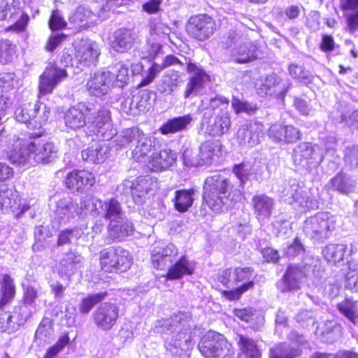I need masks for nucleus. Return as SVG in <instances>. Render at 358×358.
<instances>
[{
	"label": "nucleus",
	"instance_id": "nucleus-1",
	"mask_svg": "<svg viewBox=\"0 0 358 358\" xmlns=\"http://www.w3.org/2000/svg\"><path fill=\"white\" fill-rule=\"evenodd\" d=\"M155 137H144L140 141L133 152V157L143 163L152 172H161L168 169L176 161V154L169 148L157 150L159 147Z\"/></svg>",
	"mask_w": 358,
	"mask_h": 358
},
{
	"label": "nucleus",
	"instance_id": "nucleus-2",
	"mask_svg": "<svg viewBox=\"0 0 358 358\" xmlns=\"http://www.w3.org/2000/svg\"><path fill=\"white\" fill-rule=\"evenodd\" d=\"M229 104V99L221 94L210 99L202 119V124L209 136H221L229 132L231 127Z\"/></svg>",
	"mask_w": 358,
	"mask_h": 358
},
{
	"label": "nucleus",
	"instance_id": "nucleus-3",
	"mask_svg": "<svg viewBox=\"0 0 358 358\" xmlns=\"http://www.w3.org/2000/svg\"><path fill=\"white\" fill-rule=\"evenodd\" d=\"M233 188L230 180L220 174L207 177L203 185V203L214 212H220Z\"/></svg>",
	"mask_w": 358,
	"mask_h": 358
},
{
	"label": "nucleus",
	"instance_id": "nucleus-4",
	"mask_svg": "<svg viewBox=\"0 0 358 358\" xmlns=\"http://www.w3.org/2000/svg\"><path fill=\"white\" fill-rule=\"evenodd\" d=\"M98 262L103 274H121L130 269L133 257L121 246L110 245L99 251Z\"/></svg>",
	"mask_w": 358,
	"mask_h": 358
},
{
	"label": "nucleus",
	"instance_id": "nucleus-5",
	"mask_svg": "<svg viewBox=\"0 0 358 358\" xmlns=\"http://www.w3.org/2000/svg\"><path fill=\"white\" fill-rule=\"evenodd\" d=\"M50 115V109L46 106L42 113H40V103L28 102L18 106L14 112V118L20 123L24 124L29 129L40 130L47 123Z\"/></svg>",
	"mask_w": 358,
	"mask_h": 358
},
{
	"label": "nucleus",
	"instance_id": "nucleus-6",
	"mask_svg": "<svg viewBox=\"0 0 358 358\" xmlns=\"http://www.w3.org/2000/svg\"><path fill=\"white\" fill-rule=\"evenodd\" d=\"M231 343L222 334L209 330L199 341L197 348L204 358H220L228 355Z\"/></svg>",
	"mask_w": 358,
	"mask_h": 358
},
{
	"label": "nucleus",
	"instance_id": "nucleus-7",
	"mask_svg": "<svg viewBox=\"0 0 358 358\" xmlns=\"http://www.w3.org/2000/svg\"><path fill=\"white\" fill-rule=\"evenodd\" d=\"M101 55L99 45L95 41H82L75 47V52L72 57L68 53H64L62 59L66 63L71 62L77 67H89L96 66Z\"/></svg>",
	"mask_w": 358,
	"mask_h": 358
},
{
	"label": "nucleus",
	"instance_id": "nucleus-8",
	"mask_svg": "<svg viewBox=\"0 0 358 358\" xmlns=\"http://www.w3.org/2000/svg\"><path fill=\"white\" fill-rule=\"evenodd\" d=\"M215 29V20L206 13L192 15L185 24V31L187 35L199 41H203L209 38Z\"/></svg>",
	"mask_w": 358,
	"mask_h": 358
},
{
	"label": "nucleus",
	"instance_id": "nucleus-9",
	"mask_svg": "<svg viewBox=\"0 0 358 358\" xmlns=\"http://www.w3.org/2000/svg\"><path fill=\"white\" fill-rule=\"evenodd\" d=\"M120 312L117 303L105 302L96 307L91 315V320L98 329L109 331L117 324Z\"/></svg>",
	"mask_w": 358,
	"mask_h": 358
},
{
	"label": "nucleus",
	"instance_id": "nucleus-10",
	"mask_svg": "<svg viewBox=\"0 0 358 358\" xmlns=\"http://www.w3.org/2000/svg\"><path fill=\"white\" fill-rule=\"evenodd\" d=\"M253 272L254 269L249 266L235 267L233 270L234 282L243 283L231 289L221 290V296L229 301L239 300L245 292L254 288L255 283L251 279Z\"/></svg>",
	"mask_w": 358,
	"mask_h": 358
},
{
	"label": "nucleus",
	"instance_id": "nucleus-11",
	"mask_svg": "<svg viewBox=\"0 0 358 358\" xmlns=\"http://www.w3.org/2000/svg\"><path fill=\"white\" fill-rule=\"evenodd\" d=\"M43 131L31 133L29 134L30 138L34 141H30L31 157L35 163L38 164H48L52 162L57 156L58 149L54 143L44 141L36 140L42 136Z\"/></svg>",
	"mask_w": 358,
	"mask_h": 358
},
{
	"label": "nucleus",
	"instance_id": "nucleus-12",
	"mask_svg": "<svg viewBox=\"0 0 358 358\" xmlns=\"http://www.w3.org/2000/svg\"><path fill=\"white\" fill-rule=\"evenodd\" d=\"M67 76L65 69L50 63L38 78L37 97L41 99L43 96L52 94L56 86Z\"/></svg>",
	"mask_w": 358,
	"mask_h": 358
},
{
	"label": "nucleus",
	"instance_id": "nucleus-13",
	"mask_svg": "<svg viewBox=\"0 0 358 358\" xmlns=\"http://www.w3.org/2000/svg\"><path fill=\"white\" fill-rule=\"evenodd\" d=\"M94 174L87 169H73L64 178L66 188L75 192H83L96 184Z\"/></svg>",
	"mask_w": 358,
	"mask_h": 358
},
{
	"label": "nucleus",
	"instance_id": "nucleus-14",
	"mask_svg": "<svg viewBox=\"0 0 358 358\" xmlns=\"http://www.w3.org/2000/svg\"><path fill=\"white\" fill-rule=\"evenodd\" d=\"M186 71L188 73H193V75L188 79L184 92L185 99L189 98L199 89L203 88L206 83L210 80V76L205 70L192 62H187Z\"/></svg>",
	"mask_w": 358,
	"mask_h": 358
},
{
	"label": "nucleus",
	"instance_id": "nucleus-15",
	"mask_svg": "<svg viewBox=\"0 0 358 358\" xmlns=\"http://www.w3.org/2000/svg\"><path fill=\"white\" fill-rule=\"evenodd\" d=\"M307 276L303 268L296 264H289L281 279L278 282V288L282 292H290L300 287V280Z\"/></svg>",
	"mask_w": 358,
	"mask_h": 358
},
{
	"label": "nucleus",
	"instance_id": "nucleus-16",
	"mask_svg": "<svg viewBox=\"0 0 358 358\" xmlns=\"http://www.w3.org/2000/svg\"><path fill=\"white\" fill-rule=\"evenodd\" d=\"M24 321L21 308L15 306L11 312L0 314V332L12 334L18 330Z\"/></svg>",
	"mask_w": 358,
	"mask_h": 358
},
{
	"label": "nucleus",
	"instance_id": "nucleus-17",
	"mask_svg": "<svg viewBox=\"0 0 358 358\" xmlns=\"http://www.w3.org/2000/svg\"><path fill=\"white\" fill-rule=\"evenodd\" d=\"M90 112V108L83 103L71 106L64 115L65 125L74 130L83 127Z\"/></svg>",
	"mask_w": 358,
	"mask_h": 358
},
{
	"label": "nucleus",
	"instance_id": "nucleus-18",
	"mask_svg": "<svg viewBox=\"0 0 358 358\" xmlns=\"http://www.w3.org/2000/svg\"><path fill=\"white\" fill-rule=\"evenodd\" d=\"M260 53L262 51L256 42L243 43L234 50L231 60L236 64H248L257 59Z\"/></svg>",
	"mask_w": 358,
	"mask_h": 358
},
{
	"label": "nucleus",
	"instance_id": "nucleus-19",
	"mask_svg": "<svg viewBox=\"0 0 358 358\" xmlns=\"http://www.w3.org/2000/svg\"><path fill=\"white\" fill-rule=\"evenodd\" d=\"M194 272V266L186 255H183L169 267L164 277L169 280H176L182 278L184 275H191Z\"/></svg>",
	"mask_w": 358,
	"mask_h": 358
},
{
	"label": "nucleus",
	"instance_id": "nucleus-20",
	"mask_svg": "<svg viewBox=\"0 0 358 358\" xmlns=\"http://www.w3.org/2000/svg\"><path fill=\"white\" fill-rule=\"evenodd\" d=\"M17 294V287L14 278L8 273L2 275L0 280V310L10 304Z\"/></svg>",
	"mask_w": 358,
	"mask_h": 358
},
{
	"label": "nucleus",
	"instance_id": "nucleus-21",
	"mask_svg": "<svg viewBox=\"0 0 358 358\" xmlns=\"http://www.w3.org/2000/svg\"><path fill=\"white\" fill-rule=\"evenodd\" d=\"M134 229V224L127 219L115 220L108 225L109 236L117 241H122L125 237L131 236Z\"/></svg>",
	"mask_w": 358,
	"mask_h": 358
},
{
	"label": "nucleus",
	"instance_id": "nucleus-22",
	"mask_svg": "<svg viewBox=\"0 0 358 358\" xmlns=\"http://www.w3.org/2000/svg\"><path fill=\"white\" fill-rule=\"evenodd\" d=\"M31 157L30 141L25 142L19 138L16 144L7 151V158L12 164H24Z\"/></svg>",
	"mask_w": 358,
	"mask_h": 358
},
{
	"label": "nucleus",
	"instance_id": "nucleus-23",
	"mask_svg": "<svg viewBox=\"0 0 358 358\" xmlns=\"http://www.w3.org/2000/svg\"><path fill=\"white\" fill-rule=\"evenodd\" d=\"M273 205V199L264 194H255L252 198V210L258 220L270 217Z\"/></svg>",
	"mask_w": 358,
	"mask_h": 358
},
{
	"label": "nucleus",
	"instance_id": "nucleus-24",
	"mask_svg": "<svg viewBox=\"0 0 358 358\" xmlns=\"http://www.w3.org/2000/svg\"><path fill=\"white\" fill-rule=\"evenodd\" d=\"M110 82L108 73L96 72L90 77L86 87L91 94L100 96L107 92Z\"/></svg>",
	"mask_w": 358,
	"mask_h": 358
},
{
	"label": "nucleus",
	"instance_id": "nucleus-25",
	"mask_svg": "<svg viewBox=\"0 0 358 358\" xmlns=\"http://www.w3.org/2000/svg\"><path fill=\"white\" fill-rule=\"evenodd\" d=\"M192 120V117L189 114L173 117L162 124L159 131L163 135L178 133L185 130Z\"/></svg>",
	"mask_w": 358,
	"mask_h": 358
},
{
	"label": "nucleus",
	"instance_id": "nucleus-26",
	"mask_svg": "<svg viewBox=\"0 0 358 358\" xmlns=\"http://www.w3.org/2000/svg\"><path fill=\"white\" fill-rule=\"evenodd\" d=\"M237 338H238L237 345L241 354L243 355L245 358L262 357V351L255 340L241 334H238Z\"/></svg>",
	"mask_w": 358,
	"mask_h": 358
},
{
	"label": "nucleus",
	"instance_id": "nucleus-27",
	"mask_svg": "<svg viewBox=\"0 0 358 358\" xmlns=\"http://www.w3.org/2000/svg\"><path fill=\"white\" fill-rule=\"evenodd\" d=\"M194 193L193 189L176 190L173 198L175 209L180 213L187 212L193 204Z\"/></svg>",
	"mask_w": 358,
	"mask_h": 358
},
{
	"label": "nucleus",
	"instance_id": "nucleus-28",
	"mask_svg": "<svg viewBox=\"0 0 358 358\" xmlns=\"http://www.w3.org/2000/svg\"><path fill=\"white\" fill-rule=\"evenodd\" d=\"M108 296L107 291L88 294L83 297L78 304V311L82 315L89 314L96 305L101 303Z\"/></svg>",
	"mask_w": 358,
	"mask_h": 358
},
{
	"label": "nucleus",
	"instance_id": "nucleus-29",
	"mask_svg": "<svg viewBox=\"0 0 358 358\" xmlns=\"http://www.w3.org/2000/svg\"><path fill=\"white\" fill-rule=\"evenodd\" d=\"M222 150V145L215 141H206L201 143L199 157L203 164H210L215 157H217Z\"/></svg>",
	"mask_w": 358,
	"mask_h": 358
},
{
	"label": "nucleus",
	"instance_id": "nucleus-30",
	"mask_svg": "<svg viewBox=\"0 0 358 358\" xmlns=\"http://www.w3.org/2000/svg\"><path fill=\"white\" fill-rule=\"evenodd\" d=\"M347 248L344 244L330 243L323 248L322 253L327 262L336 264L344 259Z\"/></svg>",
	"mask_w": 358,
	"mask_h": 358
},
{
	"label": "nucleus",
	"instance_id": "nucleus-31",
	"mask_svg": "<svg viewBox=\"0 0 358 358\" xmlns=\"http://www.w3.org/2000/svg\"><path fill=\"white\" fill-rule=\"evenodd\" d=\"M111 121V114L108 109L102 107L93 114L89 119V127L94 133L100 132L105 125L108 124Z\"/></svg>",
	"mask_w": 358,
	"mask_h": 358
},
{
	"label": "nucleus",
	"instance_id": "nucleus-32",
	"mask_svg": "<svg viewBox=\"0 0 358 358\" xmlns=\"http://www.w3.org/2000/svg\"><path fill=\"white\" fill-rule=\"evenodd\" d=\"M331 187L342 194L348 195L353 192L355 185L343 172L336 173L330 180Z\"/></svg>",
	"mask_w": 358,
	"mask_h": 358
},
{
	"label": "nucleus",
	"instance_id": "nucleus-33",
	"mask_svg": "<svg viewBox=\"0 0 358 358\" xmlns=\"http://www.w3.org/2000/svg\"><path fill=\"white\" fill-rule=\"evenodd\" d=\"M301 353V349L291 348L285 343H279L273 347L268 353V358H296Z\"/></svg>",
	"mask_w": 358,
	"mask_h": 358
},
{
	"label": "nucleus",
	"instance_id": "nucleus-34",
	"mask_svg": "<svg viewBox=\"0 0 358 358\" xmlns=\"http://www.w3.org/2000/svg\"><path fill=\"white\" fill-rule=\"evenodd\" d=\"M134 38L127 31L118 30L115 32L111 47L118 52H124L131 48Z\"/></svg>",
	"mask_w": 358,
	"mask_h": 358
},
{
	"label": "nucleus",
	"instance_id": "nucleus-35",
	"mask_svg": "<svg viewBox=\"0 0 358 358\" xmlns=\"http://www.w3.org/2000/svg\"><path fill=\"white\" fill-rule=\"evenodd\" d=\"M259 131L251 123L244 124L237 131L240 144H257L259 141Z\"/></svg>",
	"mask_w": 358,
	"mask_h": 358
},
{
	"label": "nucleus",
	"instance_id": "nucleus-36",
	"mask_svg": "<svg viewBox=\"0 0 358 358\" xmlns=\"http://www.w3.org/2000/svg\"><path fill=\"white\" fill-rule=\"evenodd\" d=\"M338 311L352 323L355 324L358 320V301L345 298L337 303Z\"/></svg>",
	"mask_w": 358,
	"mask_h": 358
},
{
	"label": "nucleus",
	"instance_id": "nucleus-37",
	"mask_svg": "<svg viewBox=\"0 0 358 358\" xmlns=\"http://www.w3.org/2000/svg\"><path fill=\"white\" fill-rule=\"evenodd\" d=\"M17 56V46L8 39L0 40V64H8Z\"/></svg>",
	"mask_w": 358,
	"mask_h": 358
},
{
	"label": "nucleus",
	"instance_id": "nucleus-38",
	"mask_svg": "<svg viewBox=\"0 0 358 358\" xmlns=\"http://www.w3.org/2000/svg\"><path fill=\"white\" fill-rule=\"evenodd\" d=\"M102 150V147L98 143L91 145L87 148L82 150L81 157L87 162L100 164L104 160Z\"/></svg>",
	"mask_w": 358,
	"mask_h": 358
},
{
	"label": "nucleus",
	"instance_id": "nucleus-39",
	"mask_svg": "<svg viewBox=\"0 0 358 358\" xmlns=\"http://www.w3.org/2000/svg\"><path fill=\"white\" fill-rule=\"evenodd\" d=\"M77 262V257L73 252H66L65 257L59 261L58 269L59 275L60 276L70 275V273L72 271Z\"/></svg>",
	"mask_w": 358,
	"mask_h": 358
},
{
	"label": "nucleus",
	"instance_id": "nucleus-40",
	"mask_svg": "<svg viewBox=\"0 0 358 358\" xmlns=\"http://www.w3.org/2000/svg\"><path fill=\"white\" fill-rule=\"evenodd\" d=\"M231 107L236 114L245 113L248 115H252L258 110V107L255 103L241 100L235 96L232 98Z\"/></svg>",
	"mask_w": 358,
	"mask_h": 358
},
{
	"label": "nucleus",
	"instance_id": "nucleus-41",
	"mask_svg": "<svg viewBox=\"0 0 358 358\" xmlns=\"http://www.w3.org/2000/svg\"><path fill=\"white\" fill-rule=\"evenodd\" d=\"M48 24L52 31L63 30L67 27V22L61 11L57 8L53 9L51 11Z\"/></svg>",
	"mask_w": 358,
	"mask_h": 358
},
{
	"label": "nucleus",
	"instance_id": "nucleus-42",
	"mask_svg": "<svg viewBox=\"0 0 358 358\" xmlns=\"http://www.w3.org/2000/svg\"><path fill=\"white\" fill-rule=\"evenodd\" d=\"M70 343L68 333H64L59 336L57 341L48 348L43 358H54Z\"/></svg>",
	"mask_w": 358,
	"mask_h": 358
},
{
	"label": "nucleus",
	"instance_id": "nucleus-43",
	"mask_svg": "<svg viewBox=\"0 0 358 358\" xmlns=\"http://www.w3.org/2000/svg\"><path fill=\"white\" fill-rule=\"evenodd\" d=\"M104 218L110 220V222H114L116 219L120 218L122 213L121 205L120 202L115 198H111L108 201L105 203Z\"/></svg>",
	"mask_w": 358,
	"mask_h": 358
},
{
	"label": "nucleus",
	"instance_id": "nucleus-44",
	"mask_svg": "<svg viewBox=\"0 0 358 358\" xmlns=\"http://www.w3.org/2000/svg\"><path fill=\"white\" fill-rule=\"evenodd\" d=\"M317 228L315 229V234H324L327 236L328 234L334 229V222L327 214L317 217Z\"/></svg>",
	"mask_w": 358,
	"mask_h": 358
},
{
	"label": "nucleus",
	"instance_id": "nucleus-45",
	"mask_svg": "<svg viewBox=\"0 0 358 358\" xmlns=\"http://www.w3.org/2000/svg\"><path fill=\"white\" fill-rule=\"evenodd\" d=\"M163 70L164 69L161 64H159L157 62H152L150 66L148 69L146 76L142 78L140 83L137 85V88L143 87L152 83L157 75Z\"/></svg>",
	"mask_w": 358,
	"mask_h": 358
},
{
	"label": "nucleus",
	"instance_id": "nucleus-46",
	"mask_svg": "<svg viewBox=\"0 0 358 358\" xmlns=\"http://www.w3.org/2000/svg\"><path fill=\"white\" fill-rule=\"evenodd\" d=\"M285 134H286V127L282 124H273L268 129L269 138L276 143H285Z\"/></svg>",
	"mask_w": 358,
	"mask_h": 358
},
{
	"label": "nucleus",
	"instance_id": "nucleus-47",
	"mask_svg": "<svg viewBox=\"0 0 358 358\" xmlns=\"http://www.w3.org/2000/svg\"><path fill=\"white\" fill-rule=\"evenodd\" d=\"M67 38V35L64 33L51 34L48 38L45 49L49 52H52L59 47Z\"/></svg>",
	"mask_w": 358,
	"mask_h": 358
},
{
	"label": "nucleus",
	"instance_id": "nucleus-48",
	"mask_svg": "<svg viewBox=\"0 0 358 358\" xmlns=\"http://www.w3.org/2000/svg\"><path fill=\"white\" fill-rule=\"evenodd\" d=\"M29 22V16L27 13L22 11L20 13V18L16 20L13 24L8 26L6 30L13 31L16 33H21L26 30Z\"/></svg>",
	"mask_w": 358,
	"mask_h": 358
},
{
	"label": "nucleus",
	"instance_id": "nucleus-49",
	"mask_svg": "<svg viewBox=\"0 0 358 358\" xmlns=\"http://www.w3.org/2000/svg\"><path fill=\"white\" fill-rule=\"evenodd\" d=\"M22 11L20 8L15 4V1L12 0L10 2L7 1L1 9V18L4 20H11Z\"/></svg>",
	"mask_w": 358,
	"mask_h": 358
},
{
	"label": "nucleus",
	"instance_id": "nucleus-50",
	"mask_svg": "<svg viewBox=\"0 0 358 358\" xmlns=\"http://www.w3.org/2000/svg\"><path fill=\"white\" fill-rule=\"evenodd\" d=\"M13 199V191L6 185H0V210L10 207Z\"/></svg>",
	"mask_w": 358,
	"mask_h": 358
},
{
	"label": "nucleus",
	"instance_id": "nucleus-51",
	"mask_svg": "<svg viewBox=\"0 0 358 358\" xmlns=\"http://www.w3.org/2000/svg\"><path fill=\"white\" fill-rule=\"evenodd\" d=\"M264 262L269 264H278L280 257L278 250L273 247L267 246L260 250Z\"/></svg>",
	"mask_w": 358,
	"mask_h": 358
},
{
	"label": "nucleus",
	"instance_id": "nucleus-52",
	"mask_svg": "<svg viewBox=\"0 0 358 358\" xmlns=\"http://www.w3.org/2000/svg\"><path fill=\"white\" fill-rule=\"evenodd\" d=\"M233 313L240 320L248 323L254 320L255 310L252 307L234 308Z\"/></svg>",
	"mask_w": 358,
	"mask_h": 358
},
{
	"label": "nucleus",
	"instance_id": "nucleus-53",
	"mask_svg": "<svg viewBox=\"0 0 358 358\" xmlns=\"http://www.w3.org/2000/svg\"><path fill=\"white\" fill-rule=\"evenodd\" d=\"M14 88L13 77L10 73L0 74V93L9 94V92Z\"/></svg>",
	"mask_w": 358,
	"mask_h": 358
},
{
	"label": "nucleus",
	"instance_id": "nucleus-54",
	"mask_svg": "<svg viewBox=\"0 0 358 358\" xmlns=\"http://www.w3.org/2000/svg\"><path fill=\"white\" fill-rule=\"evenodd\" d=\"M305 252V248L300 238L296 236L292 243H290L286 250V255L289 257H294Z\"/></svg>",
	"mask_w": 358,
	"mask_h": 358
},
{
	"label": "nucleus",
	"instance_id": "nucleus-55",
	"mask_svg": "<svg viewBox=\"0 0 358 358\" xmlns=\"http://www.w3.org/2000/svg\"><path fill=\"white\" fill-rule=\"evenodd\" d=\"M232 172L243 185L245 183L250 176L249 171L245 168V164L243 162L234 164L232 166Z\"/></svg>",
	"mask_w": 358,
	"mask_h": 358
},
{
	"label": "nucleus",
	"instance_id": "nucleus-56",
	"mask_svg": "<svg viewBox=\"0 0 358 358\" xmlns=\"http://www.w3.org/2000/svg\"><path fill=\"white\" fill-rule=\"evenodd\" d=\"M171 262L168 255H155L152 257V264L157 270L165 269Z\"/></svg>",
	"mask_w": 358,
	"mask_h": 358
},
{
	"label": "nucleus",
	"instance_id": "nucleus-57",
	"mask_svg": "<svg viewBox=\"0 0 358 358\" xmlns=\"http://www.w3.org/2000/svg\"><path fill=\"white\" fill-rule=\"evenodd\" d=\"M234 268L231 267L220 269L217 274V280L224 286L229 287L231 283Z\"/></svg>",
	"mask_w": 358,
	"mask_h": 358
},
{
	"label": "nucleus",
	"instance_id": "nucleus-58",
	"mask_svg": "<svg viewBox=\"0 0 358 358\" xmlns=\"http://www.w3.org/2000/svg\"><path fill=\"white\" fill-rule=\"evenodd\" d=\"M285 127L286 134H284L285 143H293L299 140L301 134L299 129L291 125H285Z\"/></svg>",
	"mask_w": 358,
	"mask_h": 358
},
{
	"label": "nucleus",
	"instance_id": "nucleus-59",
	"mask_svg": "<svg viewBox=\"0 0 358 358\" xmlns=\"http://www.w3.org/2000/svg\"><path fill=\"white\" fill-rule=\"evenodd\" d=\"M37 296V290L32 286H27L24 290L22 297L23 303L25 304L31 305L34 303V301Z\"/></svg>",
	"mask_w": 358,
	"mask_h": 358
},
{
	"label": "nucleus",
	"instance_id": "nucleus-60",
	"mask_svg": "<svg viewBox=\"0 0 358 358\" xmlns=\"http://www.w3.org/2000/svg\"><path fill=\"white\" fill-rule=\"evenodd\" d=\"M320 50L324 52H329L335 48V42L331 35H324L320 44Z\"/></svg>",
	"mask_w": 358,
	"mask_h": 358
},
{
	"label": "nucleus",
	"instance_id": "nucleus-61",
	"mask_svg": "<svg viewBox=\"0 0 358 358\" xmlns=\"http://www.w3.org/2000/svg\"><path fill=\"white\" fill-rule=\"evenodd\" d=\"M162 3V0H149L142 5V8L148 14H155L159 10Z\"/></svg>",
	"mask_w": 358,
	"mask_h": 358
},
{
	"label": "nucleus",
	"instance_id": "nucleus-62",
	"mask_svg": "<svg viewBox=\"0 0 358 358\" xmlns=\"http://www.w3.org/2000/svg\"><path fill=\"white\" fill-rule=\"evenodd\" d=\"M73 232L74 230L73 229H65L62 230L58 234L57 245L59 246L70 243Z\"/></svg>",
	"mask_w": 358,
	"mask_h": 358
},
{
	"label": "nucleus",
	"instance_id": "nucleus-63",
	"mask_svg": "<svg viewBox=\"0 0 358 358\" xmlns=\"http://www.w3.org/2000/svg\"><path fill=\"white\" fill-rule=\"evenodd\" d=\"M13 176V169L6 163L0 162V182L12 178Z\"/></svg>",
	"mask_w": 358,
	"mask_h": 358
},
{
	"label": "nucleus",
	"instance_id": "nucleus-64",
	"mask_svg": "<svg viewBox=\"0 0 358 358\" xmlns=\"http://www.w3.org/2000/svg\"><path fill=\"white\" fill-rule=\"evenodd\" d=\"M347 24L350 33L355 32L358 29V10L355 13L348 16Z\"/></svg>",
	"mask_w": 358,
	"mask_h": 358
}]
</instances>
